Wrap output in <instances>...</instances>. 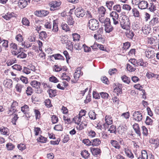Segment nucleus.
Instances as JSON below:
<instances>
[{
  "label": "nucleus",
  "instance_id": "nucleus-32",
  "mask_svg": "<svg viewBox=\"0 0 159 159\" xmlns=\"http://www.w3.org/2000/svg\"><path fill=\"white\" fill-rule=\"evenodd\" d=\"M87 125V123L86 121H82L80 125L78 127L77 126L76 127L79 130H81L83 129L84 128L86 127Z\"/></svg>",
  "mask_w": 159,
  "mask_h": 159
},
{
  "label": "nucleus",
  "instance_id": "nucleus-25",
  "mask_svg": "<svg viewBox=\"0 0 159 159\" xmlns=\"http://www.w3.org/2000/svg\"><path fill=\"white\" fill-rule=\"evenodd\" d=\"M150 143L154 145L155 148H157L159 146V142L154 139H151L150 140Z\"/></svg>",
  "mask_w": 159,
  "mask_h": 159
},
{
  "label": "nucleus",
  "instance_id": "nucleus-47",
  "mask_svg": "<svg viewBox=\"0 0 159 159\" xmlns=\"http://www.w3.org/2000/svg\"><path fill=\"white\" fill-rule=\"evenodd\" d=\"M114 4V2L113 1H107L106 2V5L108 8L111 10L112 9V6Z\"/></svg>",
  "mask_w": 159,
  "mask_h": 159
},
{
  "label": "nucleus",
  "instance_id": "nucleus-13",
  "mask_svg": "<svg viewBox=\"0 0 159 159\" xmlns=\"http://www.w3.org/2000/svg\"><path fill=\"white\" fill-rule=\"evenodd\" d=\"M146 57L148 58H153L155 55V53L153 51L147 50L145 52Z\"/></svg>",
  "mask_w": 159,
  "mask_h": 159
},
{
  "label": "nucleus",
  "instance_id": "nucleus-11",
  "mask_svg": "<svg viewBox=\"0 0 159 159\" xmlns=\"http://www.w3.org/2000/svg\"><path fill=\"white\" fill-rule=\"evenodd\" d=\"M3 84L5 87L10 89L12 86V80L11 79H7L4 81Z\"/></svg>",
  "mask_w": 159,
  "mask_h": 159
},
{
  "label": "nucleus",
  "instance_id": "nucleus-60",
  "mask_svg": "<svg viewBox=\"0 0 159 159\" xmlns=\"http://www.w3.org/2000/svg\"><path fill=\"white\" fill-rule=\"evenodd\" d=\"M15 146L11 143H9L7 144L6 147L8 150H11L14 148Z\"/></svg>",
  "mask_w": 159,
  "mask_h": 159
},
{
  "label": "nucleus",
  "instance_id": "nucleus-19",
  "mask_svg": "<svg viewBox=\"0 0 159 159\" xmlns=\"http://www.w3.org/2000/svg\"><path fill=\"white\" fill-rule=\"evenodd\" d=\"M0 132L2 134L8 135L9 134V129L7 127L3 126L1 127Z\"/></svg>",
  "mask_w": 159,
  "mask_h": 159
},
{
  "label": "nucleus",
  "instance_id": "nucleus-34",
  "mask_svg": "<svg viewBox=\"0 0 159 159\" xmlns=\"http://www.w3.org/2000/svg\"><path fill=\"white\" fill-rule=\"evenodd\" d=\"M56 60H64V57L60 54H53L52 56Z\"/></svg>",
  "mask_w": 159,
  "mask_h": 159
},
{
  "label": "nucleus",
  "instance_id": "nucleus-7",
  "mask_svg": "<svg viewBox=\"0 0 159 159\" xmlns=\"http://www.w3.org/2000/svg\"><path fill=\"white\" fill-rule=\"evenodd\" d=\"M18 103L16 102H13L11 106V107L8 113V114L10 115L13 114L14 113L17 111L16 109L15 106L17 105Z\"/></svg>",
  "mask_w": 159,
  "mask_h": 159
},
{
  "label": "nucleus",
  "instance_id": "nucleus-17",
  "mask_svg": "<svg viewBox=\"0 0 159 159\" xmlns=\"http://www.w3.org/2000/svg\"><path fill=\"white\" fill-rule=\"evenodd\" d=\"M110 143L113 147L116 149H119L120 148L119 142L116 140H111Z\"/></svg>",
  "mask_w": 159,
  "mask_h": 159
},
{
  "label": "nucleus",
  "instance_id": "nucleus-62",
  "mask_svg": "<svg viewBox=\"0 0 159 159\" xmlns=\"http://www.w3.org/2000/svg\"><path fill=\"white\" fill-rule=\"evenodd\" d=\"M27 54L23 52H22L20 54L17 56V57L19 58H24L26 57Z\"/></svg>",
  "mask_w": 159,
  "mask_h": 159
},
{
  "label": "nucleus",
  "instance_id": "nucleus-3",
  "mask_svg": "<svg viewBox=\"0 0 159 159\" xmlns=\"http://www.w3.org/2000/svg\"><path fill=\"white\" fill-rule=\"evenodd\" d=\"M61 4L60 2L56 1L51 2L49 4L50 6V10L51 11H54L59 9Z\"/></svg>",
  "mask_w": 159,
  "mask_h": 159
},
{
  "label": "nucleus",
  "instance_id": "nucleus-38",
  "mask_svg": "<svg viewBox=\"0 0 159 159\" xmlns=\"http://www.w3.org/2000/svg\"><path fill=\"white\" fill-rule=\"evenodd\" d=\"M98 11L101 16L103 17L105 13V8L103 6H102L98 8Z\"/></svg>",
  "mask_w": 159,
  "mask_h": 159
},
{
  "label": "nucleus",
  "instance_id": "nucleus-44",
  "mask_svg": "<svg viewBox=\"0 0 159 159\" xmlns=\"http://www.w3.org/2000/svg\"><path fill=\"white\" fill-rule=\"evenodd\" d=\"M148 43L152 45L155 43V40L157 39V38L155 37H153L150 38L148 37Z\"/></svg>",
  "mask_w": 159,
  "mask_h": 159
},
{
  "label": "nucleus",
  "instance_id": "nucleus-41",
  "mask_svg": "<svg viewBox=\"0 0 159 159\" xmlns=\"http://www.w3.org/2000/svg\"><path fill=\"white\" fill-rule=\"evenodd\" d=\"M108 131L111 133H114L116 134V126L113 125L111 126L108 129Z\"/></svg>",
  "mask_w": 159,
  "mask_h": 159
},
{
  "label": "nucleus",
  "instance_id": "nucleus-63",
  "mask_svg": "<svg viewBox=\"0 0 159 159\" xmlns=\"http://www.w3.org/2000/svg\"><path fill=\"white\" fill-rule=\"evenodd\" d=\"M13 69L17 70L20 71L21 69V66L17 64H15L12 66Z\"/></svg>",
  "mask_w": 159,
  "mask_h": 159
},
{
  "label": "nucleus",
  "instance_id": "nucleus-4",
  "mask_svg": "<svg viewBox=\"0 0 159 159\" xmlns=\"http://www.w3.org/2000/svg\"><path fill=\"white\" fill-rule=\"evenodd\" d=\"M110 16L112 18L114 25L119 24V15L115 11H112L110 14Z\"/></svg>",
  "mask_w": 159,
  "mask_h": 159
},
{
  "label": "nucleus",
  "instance_id": "nucleus-16",
  "mask_svg": "<svg viewBox=\"0 0 159 159\" xmlns=\"http://www.w3.org/2000/svg\"><path fill=\"white\" fill-rule=\"evenodd\" d=\"M149 24L151 25H158L159 24L158 18L157 17H153L150 21Z\"/></svg>",
  "mask_w": 159,
  "mask_h": 159
},
{
  "label": "nucleus",
  "instance_id": "nucleus-6",
  "mask_svg": "<svg viewBox=\"0 0 159 159\" xmlns=\"http://www.w3.org/2000/svg\"><path fill=\"white\" fill-rule=\"evenodd\" d=\"M134 119L138 122L142 120L143 118L142 115L140 111H135L133 114Z\"/></svg>",
  "mask_w": 159,
  "mask_h": 159
},
{
  "label": "nucleus",
  "instance_id": "nucleus-53",
  "mask_svg": "<svg viewBox=\"0 0 159 159\" xmlns=\"http://www.w3.org/2000/svg\"><path fill=\"white\" fill-rule=\"evenodd\" d=\"M49 80L50 81L54 83H56L58 82V80L54 76H52L50 77Z\"/></svg>",
  "mask_w": 159,
  "mask_h": 159
},
{
  "label": "nucleus",
  "instance_id": "nucleus-45",
  "mask_svg": "<svg viewBox=\"0 0 159 159\" xmlns=\"http://www.w3.org/2000/svg\"><path fill=\"white\" fill-rule=\"evenodd\" d=\"M140 156L143 159H148V155L146 151L145 150L142 151L141 156Z\"/></svg>",
  "mask_w": 159,
  "mask_h": 159
},
{
  "label": "nucleus",
  "instance_id": "nucleus-26",
  "mask_svg": "<svg viewBox=\"0 0 159 159\" xmlns=\"http://www.w3.org/2000/svg\"><path fill=\"white\" fill-rule=\"evenodd\" d=\"M67 22L70 26H73L75 23V21L73 17L71 16H69L67 18Z\"/></svg>",
  "mask_w": 159,
  "mask_h": 159
},
{
  "label": "nucleus",
  "instance_id": "nucleus-55",
  "mask_svg": "<svg viewBox=\"0 0 159 159\" xmlns=\"http://www.w3.org/2000/svg\"><path fill=\"white\" fill-rule=\"evenodd\" d=\"M92 140L90 141L89 139H85L83 140L82 142L84 144H85L87 145H91Z\"/></svg>",
  "mask_w": 159,
  "mask_h": 159
},
{
  "label": "nucleus",
  "instance_id": "nucleus-52",
  "mask_svg": "<svg viewBox=\"0 0 159 159\" xmlns=\"http://www.w3.org/2000/svg\"><path fill=\"white\" fill-rule=\"evenodd\" d=\"M33 90L30 87H28L26 90V93L28 95H31L33 93Z\"/></svg>",
  "mask_w": 159,
  "mask_h": 159
},
{
  "label": "nucleus",
  "instance_id": "nucleus-1",
  "mask_svg": "<svg viewBox=\"0 0 159 159\" xmlns=\"http://www.w3.org/2000/svg\"><path fill=\"white\" fill-rule=\"evenodd\" d=\"M119 21L122 29L127 30L130 28V23L129 19L126 16L122 14L120 17Z\"/></svg>",
  "mask_w": 159,
  "mask_h": 159
},
{
  "label": "nucleus",
  "instance_id": "nucleus-56",
  "mask_svg": "<svg viewBox=\"0 0 159 159\" xmlns=\"http://www.w3.org/2000/svg\"><path fill=\"white\" fill-rule=\"evenodd\" d=\"M16 39L19 42H22L23 41V38L22 35L20 34L17 35L16 37Z\"/></svg>",
  "mask_w": 159,
  "mask_h": 159
},
{
  "label": "nucleus",
  "instance_id": "nucleus-33",
  "mask_svg": "<svg viewBox=\"0 0 159 159\" xmlns=\"http://www.w3.org/2000/svg\"><path fill=\"white\" fill-rule=\"evenodd\" d=\"M81 155L84 158H87L89 157L90 154L86 150H84L81 152Z\"/></svg>",
  "mask_w": 159,
  "mask_h": 159
},
{
  "label": "nucleus",
  "instance_id": "nucleus-15",
  "mask_svg": "<svg viewBox=\"0 0 159 159\" xmlns=\"http://www.w3.org/2000/svg\"><path fill=\"white\" fill-rule=\"evenodd\" d=\"M150 26L148 25H144L142 27V31L145 34H147L150 33L151 30Z\"/></svg>",
  "mask_w": 159,
  "mask_h": 159
},
{
  "label": "nucleus",
  "instance_id": "nucleus-39",
  "mask_svg": "<svg viewBox=\"0 0 159 159\" xmlns=\"http://www.w3.org/2000/svg\"><path fill=\"white\" fill-rule=\"evenodd\" d=\"M21 111L24 114L27 113L29 110V107L28 106L25 105L21 107Z\"/></svg>",
  "mask_w": 159,
  "mask_h": 159
},
{
  "label": "nucleus",
  "instance_id": "nucleus-59",
  "mask_svg": "<svg viewBox=\"0 0 159 159\" xmlns=\"http://www.w3.org/2000/svg\"><path fill=\"white\" fill-rule=\"evenodd\" d=\"M132 12L134 16L135 17H138L139 16V12L138 10L136 8H133L132 9Z\"/></svg>",
  "mask_w": 159,
  "mask_h": 159
},
{
  "label": "nucleus",
  "instance_id": "nucleus-22",
  "mask_svg": "<svg viewBox=\"0 0 159 159\" xmlns=\"http://www.w3.org/2000/svg\"><path fill=\"white\" fill-rule=\"evenodd\" d=\"M91 145L94 146H98L101 143L99 139L96 138L92 140Z\"/></svg>",
  "mask_w": 159,
  "mask_h": 159
},
{
  "label": "nucleus",
  "instance_id": "nucleus-21",
  "mask_svg": "<svg viewBox=\"0 0 159 159\" xmlns=\"http://www.w3.org/2000/svg\"><path fill=\"white\" fill-rule=\"evenodd\" d=\"M30 84L33 87L36 88V89L40 88L41 85L40 83L36 80L32 81L30 83Z\"/></svg>",
  "mask_w": 159,
  "mask_h": 159
},
{
  "label": "nucleus",
  "instance_id": "nucleus-48",
  "mask_svg": "<svg viewBox=\"0 0 159 159\" xmlns=\"http://www.w3.org/2000/svg\"><path fill=\"white\" fill-rule=\"evenodd\" d=\"M142 133L144 136H147L148 134V129L144 126H143L142 127Z\"/></svg>",
  "mask_w": 159,
  "mask_h": 159
},
{
  "label": "nucleus",
  "instance_id": "nucleus-20",
  "mask_svg": "<svg viewBox=\"0 0 159 159\" xmlns=\"http://www.w3.org/2000/svg\"><path fill=\"white\" fill-rule=\"evenodd\" d=\"M24 88L23 85L20 84H17L15 86V89L16 91L19 93H20L21 92L22 90Z\"/></svg>",
  "mask_w": 159,
  "mask_h": 159
},
{
  "label": "nucleus",
  "instance_id": "nucleus-46",
  "mask_svg": "<svg viewBox=\"0 0 159 159\" xmlns=\"http://www.w3.org/2000/svg\"><path fill=\"white\" fill-rule=\"evenodd\" d=\"M22 23L23 25L29 26L30 25V22L28 19L25 17L23 18L22 20Z\"/></svg>",
  "mask_w": 159,
  "mask_h": 159
},
{
  "label": "nucleus",
  "instance_id": "nucleus-40",
  "mask_svg": "<svg viewBox=\"0 0 159 159\" xmlns=\"http://www.w3.org/2000/svg\"><path fill=\"white\" fill-rule=\"evenodd\" d=\"M47 37V34L45 31H42L39 33V38L41 39L43 38L45 39Z\"/></svg>",
  "mask_w": 159,
  "mask_h": 159
},
{
  "label": "nucleus",
  "instance_id": "nucleus-50",
  "mask_svg": "<svg viewBox=\"0 0 159 159\" xmlns=\"http://www.w3.org/2000/svg\"><path fill=\"white\" fill-rule=\"evenodd\" d=\"M152 120L148 116L147 117L145 123L147 125H152Z\"/></svg>",
  "mask_w": 159,
  "mask_h": 159
},
{
  "label": "nucleus",
  "instance_id": "nucleus-43",
  "mask_svg": "<svg viewBox=\"0 0 159 159\" xmlns=\"http://www.w3.org/2000/svg\"><path fill=\"white\" fill-rule=\"evenodd\" d=\"M89 115L90 118L92 120H94L96 118V114L93 111H90L89 113Z\"/></svg>",
  "mask_w": 159,
  "mask_h": 159
},
{
  "label": "nucleus",
  "instance_id": "nucleus-29",
  "mask_svg": "<svg viewBox=\"0 0 159 159\" xmlns=\"http://www.w3.org/2000/svg\"><path fill=\"white\" fill-rule=\"evenodd\" d=\"M125 153L127 157L132 159L134 158V155L130 150L125 148Z\"/></svg>",
  "mask_w": 159,
  "mask_h": 159
},
{
  "label": "nucleus",
  "instance_id": "nucleus-64",
  "mask_svg": "<svg viewBox=\"0 0 159 159\" xmlns=\"http://www.w3.org/2000/svg\"><path fill=\"white\" fill-rule=\"evenodd\" d=\"M132 65L135 66H137V60L135 59H131L129 60Z\"/></svg>",
  "mask_w": 159,
  "mask_h": 159
},
{
  "label": "nucleus",
  "instance_id": "nucleus-51",
  "mask_svg": "<svg viewBox=\"0 0 159 159\" xmlns=\"http://www.w3.org/2000/svg\"><path fill=\"white\" fill-rule=\"evenodd\" d=\"M37 140L40 142L44 143L46 141L47 138L41 135L40 137L37 139Z\"/></svg>",
  "mask_w": 159,
  "mask_h": 159
},
{
  "label": "nucleus",
  "instance_id": "nucleus-18",
  "mask_svg": "<svg viewBox=\"0 0 159 159\" xmlns=\"http://www.w3.org/2000/svg\"><path fill=\"white\" fill-rule=\"evenodd\" d=\"M105 30L106 33H109L111 32L114 29L113 27L111 25V24L104 25Z\"/></svg>",
  "mask_w": 159,
  "mask_h": 159
},
{
  "label": "nucleus",
  "instance_id": "nucleus-58",
  "mask_svg": "<svg viewBox=\"0 0 159 159\" xmlns=\"http://www.w3.org/2000/svg\"><path fill=\"white\" fill-rule=\"evenodd\" d=\"M17 147L21 151H23L26 148L25 145L22 143L18 144Z\"/></svg>",
  "mask_w": 159,
  "mask_h": 159
},
{
  "label": "nucleus",
  "instance_id": "nucleus-37",
  "mask_svg": "<svg viewBox=\"0 0 159 159\" xmlns=\"http://www.w3.org/2000/svg\"><path fill=\"white\" fill-rule=\"evenodd\" d=\"M105 121L107 125H110L112 124L113 120L111 117L109 116H106L105 117Z\"/></svg>",
  "mask_w": 159,
  "mask_h": 159
},
{
  "label": "nucleus",
  "instance_id": "nucleus-54",
  "mask_svg": "<svg viewBox=\"0 0 159 159\" xmlns=\"http://www.w3.org/2000/svg\"><path fill=\"white\" fill-rule=\"evenodd\" d=\"M113 8L114 10L117 11L118 12H120L121 11L120 6L119 4L115 5Z\"/></svg>",
  "mask_w": 159,
  "mask_h": 159
},
{
  "label": "nucleus",
  "instance_id": "nucleus-23",
  "mask_svg": "<svg viewBox=\"0 0 159 159\" xmlns=\"http://www.w3.org/2000/svg\"><path fill=\"white\" fill-rule=\"evenodd\" d=\"M63 43H66L67 45H66V48L69 49L70 51H72L73 49V44L74 43L73 42L70 43V41L68 42V41L67 40L66 42L64 41V42H62Z\"/></svg>",
  "mask_w": 159,
  "mask_h": 159
},
{
  "label": "nucleus",
  "instance_id": "nucleus-9",
  "mask_svg": "<svg viewBox=\"0 0 159 159\" xmlns=\"http://www.w3.org/2000/svg\"><path fill=\"white\" fill-rule=\"evenodd\" d=\"M148 4L147 2L143 0L140 2L138 7L141 9H144L148 7Z\"/></svg>",
  "mask_w": 159,
  "mask_h": 159
},
{
  "label": "nucleus",
  "instance_id": "nucleus-28",
  "mask_svg": "<svg viewBox=\"0 0 159 159\" xmlns=\"http://www.w3.org/2000/svg\"><path fill=\"white\" fill-rule=\"evenodd\" d=\"M47 92L48 93L50 97L52 98L55 97L56 95V90L50 89L48 90Z\"/></svg>",
  "mask_w": 159,
  "mask_h": 159
},
{
  "label": "nucleus",
  "instance_id": "nucleus-27",
  "mask_svg": "<svg viewBox=\"0 0 159 159\" xmlns=\"http://www.w3.org/2000/svg\"><path fill=\"white\" fill-rule=\"evenodd\" d=\"M148 64L146 62H143L142 59H140L137 61V66H140L143 67H146Z\"/></svg>",
  "mask_w": 159,
  "mask_h": 159
},
{
  "label": "nucleus",
  "instance_id": "nucleus-12",
  "mask_svg": "<svg viewBox=\"0 0 159 159\" xmlns=\"http://www.w3.org/2000/svg\"><path fill=\"white\" fill-rule=\"evenodd\" d=\"M127 126L125 125H120L117 128V131L118 133L122 134L127 130Z\"/></svg>",
  "mask_w": 159,
  "mask_h": 159
},
{
  "label": "nucleus",
  "instance_id": "nucleus-61",
  "mask_svg": "<svg viewBox=\"0 0 159 159\" xmlns=\"http://www.w3.org/2000/svg\"><path fill=\"white\" fill-rule=\"evenodd\" d=\"M61 77L64 80H66L67 81H70V78L69 76L66 75L65 73H64L62 74Z\"/></svg>",
  "mask_w": 159,
  "mask_h": 159
},
{
  "label": "nucleus",
  "instance_id": "nucleus-31",
  "mask_svg": "<svg viewBox=\"0 0 159 159\" xmlns=\"http://www.w3.org/2000/svg\"><path fill=\"white\" fill-rule=\"evenodd\" d=\"M14 14L13 12H8L7 13V14L3 16L2 17L6 20H8L11 17H13Z\"/></svg>",
  "mask_w": 159,
  "mask_h": 159
},
{
  "label": "nucleus",
  "instance_id": "nucleus-5",
  "mask_svg": "<svg viewBox=\"0 0 159 159\" xmlns=\"http://www.w3.org/2000/svg\"><path fill=\"white\" fill-rule=\"evenodd\" d=\"M85 14L84 10L81 7L77 8L75 11V14L78 17H83Z\"/></svg>",
  "mask_w": 159,
  "mask_h": 159
},
{
  "label": "nucleus",
  "instance_id": "nucleus-49",
  "mask_svg": "<svg viewBox=\"0 0 159 159\" xmlns=\"http://www.w3.org/2000/svg\"><path fill=\"white\" fill-rule=\"evenodd\" d=\"M54 130L57 131H62L63 130V128L61 125H55L54 127Z\"/></svg>",
  "mask_w": 159,
  "mask_h": 159
},
{
  "label": "nucleus",
  "instance_id": "nucleus-30",
  "mask_svg": "<svg viewBox=\"0 0 159 159\" xmlns=\"http://www.w3.org/2000/svg\"><path fill=\"white\" fill-rule=\"evenodd\" d=\"M58 30V24L56 23L55 20L53 21V27L52 31L54 32H57Z\"/></svg>",
  "mask_w": 159,
  "mask_h": 159
},
{
  "label": "nucleus",
  "instance_id": "nucleus-14",
  "mask_svg": "<svg viewBox=\"0 0 159 159\" xmlns=\"http://www.w3.org/2000/svg\"><path fill=\"white\" fill-rule=\"evenodd\" d=\"M19 7L21 9L25 8L27 5V2L26 0H20L18 2Z\"/></svg>",
  "mask_w": 159,
  "mask_h": 159
},
{
  "label": "nucleus",
  "instance_id": "nucleus-8",
  "mask_svg": "<svg viewBox=\"0 0 159 159\" xmlns=\"http://www.w3.org/2000/svg\"><path fill=\"white\" fill-rule=\"evenodd\" d=\"M90 150L93 155L95 157H97L98 155H100L101 151L100 148H91Z\"/></svg>",
  "mask_w": 159,
  "mask_h": 159
},
{
  "label": "nucleus",
  "instance_id": "nucleus-35",
  "mask_svg": "<svg viewBox=\"0 0 159 159\" xmlns=\"http://www.w3.org/2000/svg\"><path fill=\"white\" fill-rule=\"evenodd\" d=\"M61 27L63 30L66 32L69 31L70 30V27L66 24L62 23L61 25Z\"/></svg>",
  "mask_w": 159,
  "mask_h": 159
},
{
  "label": "nucleus",
  "instance_id": "nucleus-2",
  "mask_svg": "<svg viewBox=\"0 0 159 159\" xmlns=\"http://www.w3.org/2000/svg\"><path fill=\"white\" fill-rule=\"evenodd\" d=\"M89 29L93 31L97 30L99 27V23L95 19H91L89 20L87 25Z\"/></svg>",
  "mask_w": 159,
  "mask_h": 159
},
{
  "label": "nucleus",
  "instance_id": "nucleus-36",
  "mask_svg": "<svg viewBox=\"0 0 159 159\" xmlns=\"http://www.w3.org/2000/svg\"><path fill=\"white\" fill-rule=\"evenodd\" d=\"M127 69L130 72L134 71L136 69V66L130 65L129 64H127Z\"/></svg>",
  "mask_w": 159,
  "mask_h": 159
},
{
  "label": "nucleus",
  "instance_id": "nucleus-10",
  "mask_svg": "<svg viewBox=\"0 0 159 159\" xmlns=\"http://www.w3.org/2000/svg\"><path fill=\"white\" fill-rule=\"evenodd\" d=\"M122 84H119L118 86L114 89V92L118 96L121 95L122 93Z\"/></svg>",
  "mask_w": 159,
  "mask_h": 159
},
{
  "label": "nucleus",
  "instance_id": "nucleus-24",
  "mask_svg": "<svg viewBox=\"0 0 159 159\" xmlns=\"http://www.w3.org/2000/svg\"><path fill=\"white\" fill-rule=\"evenodd\" d=\"M125 34L127 38L131 39H132L133 38L134 35V34L132 31L128 30H127L126 31Z\"/></svg>",
  "mask_w": 159,
  "mask_h": 159
},
{
  "label": "nucleus",
  "instance_id": "nucleus-42",
  "mask_svg": "<svg viewBox=\"0 0 159 159\" xmlns=\"http://www.w3.org/2000/svg\"><path fill=\"white\" fill-rule=\"evenodd\" d=\"M122 80L125 83L129 84L130 82V78L125 75H124L121 77Z\"/></svg>",
  "mask_w": 159,
  "mask_h": 159
},
{
  "label": "nucleus",
  "instance_id": "nucleus-57",
  "mask_svg": "<svg viewBox=\"0 0 159 159\" xmlns=\"http://www.w3.org/2000/svg\"><path fill=\"white\" fill-rule=\"evenodd\" d=\"M51 120L53 124H55L58 121V117L55 115H53L51 117Z\"/></svg>",
  "mask_w": 159,
  "mask_h": 159
}]
</instances>
